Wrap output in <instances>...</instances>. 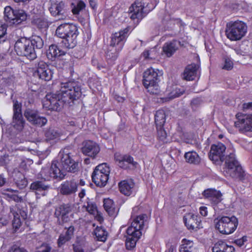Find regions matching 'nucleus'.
Listing matches in <instances>:
<instances>
[{
    "label": "nucleus",
    "mask_w": 252,
    "mask_h": 252,
    "mask_svg": "<svg viewBox=\"0 0 252 252\" xmlns=\"http://www.w3.org/2000/svg\"><path fill=\"white\" fill-rule=\"evenodd\" d=\"M221 193L219 191V194L217 196H213V197L209 199L212 205L214 206V209L217 210L219 209V206H222L221 203Z\"/></svg>",
    "instance_id": "46"
},
{
    "label": "nucleus",
    "mask_w": 252,
    "mask_h": 252,
    "mask_svg": "<svg viewBox=\"0 0 252 252\" xmlns=\"http://www.w3.org/2000/svg\"><path fill=\"white\" fill-rule=\"evenodd\" d=\"M81 150L84 155L94 158L99 152L100 148L96 143L89 140L84 142Z\"/></svg>",
    "instance_id": "26"
},
{
    "label": "nucleus",
    "mask_w": 252,
    "mask_h": 252,
    "mask_svg": "<svg viewBox=\"0 0 252 252\" xmlns=\"http://www.w3.org/2000/svg\"><path fill=\"white\" fill-rule=\"evenodd\" d=\"M154 0H136L129 8L130 17L132 20H142L157 5Z\"/></svg>",
    "instance_id": "6"
},
{
    "label": "nucleus",
    "mask_w": 252,
    "mask_h": 252,
    "mask_svg": "<svg viewBox=\"0 0 252 252\" xmlns=\"http://www.w3.org/2000/svg\"><path fill=\"white\" fill-rule=\"evenodd\" d=\"M7 25L0 24V43H3L7 39Z\"/></svg>",
    "instance_id": "49"
},
{
    "label": "nucleus",
    "mask_w": 252,
    "mask_h": 252,
    "mask_svg": "<svg viewBox=\"0 0 252 252\" xmlns=\"http://www.w3.org/2000/svg\"><path fill=\"white\" fill-rule=\"evenodd\" d=\"M60 85L61 89L59 93L46 94L42 102L43 108L59 111L64 105H72L75 100L81 97L82 92L79 82L70 80L61 83Z\"/></svg>",
    "instance_id": "1"
},
{
    "label": "nucleus",
    "mask_w": 252,
    "mask_h": 252,
    "mask_svg": "<svg viewBox=\"0 0 252 252\" xmlns=\"http://www.w3.org/2000/svg\"><path fill=\"white\" fill-rule=\"evenodd\" d=\"M64 51L60 49L57 45L52 44L49 47L47 56L48 59L53 60L54 58L64 55Z\"/></svg>",
    "instance_id": "33"
},
{
    "label": "nucleus",
    "mask_w": 252,
    "mask_h": 252,
    "mask_svg": "<svg viewBox=\"0 0 252 252\" xmlns=\"http://www.w3.org/2000/svg\"><path fill=\"white\" fill-rule=\"evenodd\" d=\"M83 207L86 208L87 211L91 214L94 215L97 212L96 204L92 199L88 198L84 203Z\"/></svg>",
    "instance_id": "41"
},
{
    "label": "nucleus",
    "mask_w": 252,
    "mask_h": 252,
    "mask_svg": "<svg viewBox=\"0 0 252 252\" xmlns=\"http://www.w3.org/2000/svg\"><path fill=\"white\" fill-rule=\"evenodd\" d=\"M14 180L17 186L20 189L26 188L28 185V181L24 174L20 172H15Z\"/></svg>",
    "instance_id": "36"
},
{
    "label": "nucleus",
    "mask_w": 252,
    "mask_h": 252,
    "mask_svg": "<svg viewBox=\"0 0 252 252\" xmlns=\"http://www.w3.org/2000/svg\"><path fill=\"white\" fill-rule=\"evenodd\" d=\"M53 72L49 65L43 61H40L36 66V70L33 72L34 76H37L39 79L48 81L51 80Z\"/></svg>",
    "instance_id": "19"
},
{
    "label": "nucleus",
    "mask_w": 252,
    "mask_h": 252,
    "mask_svg": "<svg viewBox=\"0 0 252 252\" xmlns=\"http://www.w3.org/2000/svg\"><path fill=\"white\" fill-rule=\"evenodd\" d=\"M129 28L127 27L118 32L113 33L111 36L110 44L119 49H123L129 35Z\"/></svg>",
    "instance_id": "18"
},
{
    "label": "nucleus",
    "mask_w": 252,
    "mask_h": 252,
    "mask_svg": "<svg viewBox=\"0 0 252 252\" xmlns=\"http://www.w3.org/2000/svg\"><path fill=\"white\" fill-rule=\"evenodd\" d=\"M32 23L41 31H46L49 27L47 19L41 17L34 18L32 21Z\"/></svg>",
    "instance_id": "38"
},
{
    "label": "nucleus",
    "mask_w": 252,
    "mask_h": 252,
    "mask_svg": "<svg viewBox=\"0 0 252 252\" xmlns=\"http://www.w3.org/2000/svg\"><path fill=\"white\" fill-rule=\"evenodd\" d=\"M15 77L9 71H2L0 74V80L3 85L9 86L14 82Z\"/></svg>",
    "instance_id": "37"
},
{
    "label": "nucleus",
    "mask_w": 252,
    "mask_h": 252,
    "mask_svg": "<svg viewBox=\"0 0 252 252\" xmlns=\"http://www.w3.org/2000/svg\"><path fill=\"white\" fill-rule=\"evenodd\" d=\"M120 192L123 194L129 196L135 192V184L131 179L125 180L119 183Z\"/></svg>",
    "instance_id": "27"
},
{
    "label": "nucleus",
    "mask_w": 252,
    "mask_h": 252,
    "mask_svg": "<svg viewBox=\"0 0 252 252\" xmlns=\"http://www.w3.org/2000/svg\"><path fill=\"white\" fill-rule=\"evenodd\" d=\"M86 7V4L83 0H79L76 5L72 8V12L74 15H78L80 12Z\"/></svg>",
    "instance_id": "47"
},
{
    "label": "nucleus",
    "mask_w": 252,
    "mask_h": 252,
    "mask_svg": "<svg viewBox=\"0 0 252 252\" xmlns=\"http://www.w3.org/2000/svg\"><path fill=\"white\" fill-rule=\"evenodd\" d=\"M90 6L93 9H95L96 7V0H89Z\"/></svg>",
    "instance_id": "64"
},
{
    "label": "nucleus",
    "mask_w": 252,
    "mask_h": 252,
    "mask_svg": "<svg viewBox=\"0 0 252 252\" xmlns=\"http://www.w3.org/2000/svg\"><path fill=\"white\" fill-rule=\"evenodd\" d=\"M44 43L43 39L39 35H32L29 38L21 37L16 41L14 50L19 56L32 61L37 58L36 50L42 49Z\"/></svg>",
    "instance_id": "2"
},
{
    "label": "nucleus",
    "mask_w": 252,
    "mask_h": 252,
    "mask_svg": "<svg viewBox=\"0 0 252 252\" xmlns=\"http://www.w3.org/2000/svg\"><path fill=\"white\" fill-rule=\"evenodd\" d=\"M8 191L9 192L6 193V195L9 200H13L16 202H20L22 201V198L17 194V190L9 189Z\"/></svg>",
    "instance_id": "45"
},
{
    "label": "nucleus",
    "mask_w": 252,
    "mask_h": 252,
    "mask_svg": "<svg viewBox=\"0 0 252 252\" xmlns=\"http://www.w3.org/2000/svg\"><path fill=\"white\" fill-rule=\"evenodd\" d=\"M122 50L118 47L109 44L105 52L107 62L110 65H112L117 59L120 52Z\"/></svg>",
    "instance_id": "28"
},
{
    "label": "nucleus",
    "mask_w": 252,
    "mask_h": 252,
    "mask_svg": "<svg viewBox=\"0 0 252 252\" xmlns=\"http://www.w3.org/2000/svg\"><path fill=\"white\" fill-rule=\"evenodd\" d=\"M53 250L50 244L44 243L37 249L36 252H53Z\"/></svg>",
    "instance_id": "51"
},
{
    "label": "nucleus",
    "mask_w": 252,
    "mask_h": 252,
    "mask_svg": "<svg viewBox=\"0 0 252 252\" xmlns=\"http://www.w3.org/2000/svg\"><path fill=\"white\" fill-rule=\"evenodd\" d=\"M148 217L146 214L137 216L131 222V225L126 230L127 236L126 246L130 250L136 246V242L142 235V231L147 225Z\"/></svg>",
    "instance_id": "3"
},
{
    "label": "nucleus",
    "mask_w": 252,
    "mask_h": 252,
    "mask_svg": "<svg viewBox=\"0 0 252 252\" xmlns=\"http://www.w3.org/2000/svg\"><path fill=\"white\" fill-rule=\"evenodd\" d=\"M236 121L234 126L241 133L252 131V115L238 113L236 115Z\"/></svg>",
    "instance_id": "14"
},
{
    "label": "nucleus",
    "mask_w": 252,
    "mask_h": 252,
    "mask_svg": "<svg viewBox=\"0 0 252 252\" xmlns=\"http://www.w3.org/2000/svg\"><path fill=\"white\" fill-rule=\"evenodd\" d=\"M61 170L63 172L75 173L78 171L79 166L75 152L70 147H67L59 153Z\"/></svg>",
    "instance_id": "7"
},
{
    "label": "nucleus",
    "mask_w": 252,
    "mask_h": 252,
    "mask_svg": "<svg viewBox=\"0 0 252 252\" xmlns=\"http://www.w3.org/2000/svg\"><path fill=\"white\" fill-rule=\"evenodd\" d=\"M166 250L164 252H177V244L168 242L166 244Z\"/></svg>",
    "instance_id": "53"
},
{
    "label": "nucleus",
    "mask_w": 252,
    "mask_h": 252,
    "mask_svg": "<svg viewBox=\"0 0 252 252\" xmlns=\"http://www.w3.org/2000/svg\"><path fill=\"white\" fill-rule=\"evenodd\" d=\"M213 252H235L233 246L228 245L222 240L217 242L212 248Z\"/></svg>",
    "instance_id": "31"
},
{
    "label": "nucleus",
    "mask_w": 252,
    "mask_h": 252,
    "mask_svg": "<svg viewBox=\"0 0 252 252\" xmlns=\"http://www.w3.org/2000/svg\"><path fill=\"white\" fill-rule=\"evenodd\" d=\"M179 251L180 252H197V250L194 246L193 241L184 239L182 241Z\"/></svg>",
    "instance_id": "34"
},
{
    "label": "nucleus",
    "mask_w": 252,
    "mask_h": 252,
    "mask_svg": "<svg viewBox=\"0 0 252 252\" xmlns=\"http://www.w3.org/2000/svg\"><path fill=\"white\" fill-rule=\"evenodd\" d=\"M60 163L57 161H53L50 167H44L42 168L40 176L45 181H50L52 179L63 178L65 176L63 170L59 167Z\"/></svg>",
    "instance_id": "12"
},
{
    "label": "nucleus",
    "mask_w": 252,
    "mask_h": 252,
    "mask_svg": "<svg viewBox=\"0 0 252 252\" xmlns=\"http://www.w3.org/2000/svg\"><path fill=\"white\" fill-rule=\"evenodd\" d=\"M243 108L244 110L248 109L252 110V102L244 103L243 104Z\"/></svg>",
    "instance_id": "61"
},
{
    "label": "nucleus",
    "mask_w": 252,
    "mask_h": 252,
    "mask_svg": "<svg viewBox=\"0 0 252 252\" xmlns=\"http://www.w3.org/2000/svg\"><path fill=\"white\" fill-rule=\"evenodd\" d=\"M4 15L7 22L14 25H19L27 18V14L24 10H14L10 6L5 7Z\"/></svg>",
    "instance_id": "13"
},
{
    "label": "nucleus",
    "mask_w": 252,
    "mask_h": 252,
    "mask_svg": "<svg viewBox=\"0 0 252 252\" xmlns=\"http://www.w3.org/2000/svg\"><path fill=\"white\" fill-rule=\"evenodd\" d=\"M13 116L14 117H22V104L19 103L17 100H13Z\"/></svg>",
    "instance_id": "44"
},
{
    "label": "nucleus",
    "mask_w": 252,
    "mask_h": 252,
    "mask_svg": "<svg viewBox=\"0 0 252 252\" xmlns=\"http://www.w3.org/2000/svg\"><path fill=\"white\" fill-rule=\"evenodd\" d=\"M199 211L200 215L203 217H206L208 215V208L207 207L202 206L199 207Z\"/></svg>",
    "instance_id": "59"
},
{
    "label": "nucleus",
    "mask_w": 252,
    "mask_h": 252,
    "mask_svg": "<svg viewBox=\"0 0 252 252\" xmlns=\"http://www.w3.org/2000/svg\"><path fill=\"white\" fill-rule=\"evenodd\" d=\"M166 120L165 112L163 110H158L155 115L156 126H163Z\"/></svg>",
    "instance_id": "39"
},
{
    "label": "nucleus",
    "mask_w": 252,
    "mask_h": 252,
    "mask_svg": "<svg viewBox=\"0 0 252 252\" xmlns=\"http://www.w3.org/2000/svg\"><path fill=\"white\" fill-rule=\"evenodd\" d=\"M247 241V237L246 236H243L240 239L234 240V243L239 247L242 246L245 242Z\"/></svg>",
    "instance_id": "58"
},
{
    "label": "nucleus",
    "mask_w": 252,
    "mask_h": 252,
    "mask_svg": "<svg viewBox=\"0 0 252 252\" xmlns=\"http://www.w3.org/2000/svg\"><path fill=\"white\" fill-rule=\"evenodd\" d=\"M70 239L66 237L63 234H61L58 240V245L59 247H61L66 242L69 241Z\"/></svg>",
    "instance_id": "54"
},
{
    "label": "nucleus",
    "mask_w": 252,
    "mask_h": 252,
    "mask_svg": "<svg viewBox=\"0 0 252 252\" xmlns=\"http://www.w3.org/2000/svg\"><path fill=\"white\" fill-rule=\"evenodd\" d=\"M110 172V167L106 163L96 166L92 174V181L98 187H105L108 181Z\"/></svg>",
    "instance_id": "11"
},
{
    "label": "nucleus",
    "mask_w": 252,
    "mask_h": 252,
    "mask_svg": "<svg viewBox=\"0 0 252 252\" xmlns=\"http://www.w3.org/2000/svg\"><path fill=\"white\" fill-rule=\"evenodd\" d=\"M50 189V186L41 181H35L30 185V189L35 193L37 198L46 195Z\"/></svg>",
    "instance_id": "24"
},
{
    "label": "nucleus",
    "mask_w": 252,
    "mask_h": 252,
    "mask_svg": "<svg viewBox=\"0 0 252 252\" xmlns=\"http://www.w3.org/2000/svg\"><path fill=\"white\" fill-rule=\"evenodd\" d=\"M181 42L177 40H172L165 43L162 47V51L167 57H171L178 49Z\"/></svg>",
    "instance_id": "29"
},
{
    "label": "nucleus",
    "mask_w": 252,
    "mask_h": 252,
    "mask_svg": "<svg viewBox=\"0 0 252 252\" xmlns=\"http://www.w3.org/2000/svg\"><path fill=\"white\" fill-rule=\"evenodd\" d=\"M74 231V227L73 226H70L66 231H65V233L63 234L65 236H66L67 238L71 239L72 236L73 235Z\"/></svg>",
    "instance_id": "57"
},
{
    "label": "nucleus",
    "mask_w": 252,
    "mask_h": 252,
    "mask_svg": "<svg viewBox=\"0 0 252 252\" xmlns=\"http://www.w3.org/2000/svg\"><path fill=\"white\" fill-rule=\"evenodd\" d=\"M73 247L75 252H84V250L80 245H73Z\"/></svg>",
    "instance_id": "60"
},
{
    "label": "nucleus",
    "mask_w": 252,
    "mask_h": 252,
    "mask_svg": "<svg viewBox=\"0 0 252 252\" xmlns=\"http://www.w3.org/2000/svg\"><path fill=\"white\" fill-rule=\"evenodd\" d=\"M225 146L221 142H217L212 145L209 154L210 159L215 162H223L225 160Z\"/></svg>",
    "instance_id": "15"
},
{
    "label": "nucleus",
    "mask_w": 252,
    "mask_h": 252,
    "mask_svg": "<svg viewBox=\"0 0 252 252\" xmlns=\"http://www.w3.org/2000/svg\"><path fill=\"white\" fill-rule=\"evenodd\" d=\"M233 67V63L228 58H226L225 59L224 64L222 67L223 69L229 70L232 68Z\"/></svg>",
    "instance_id": "56"
},
{
    "label": "nucleus",
    "mask_w": 252,
    "mask_h": 252,
    "mask_svg": "<svg viewBox=\"0 0 252 252\" xmlns=\"http://www.w3.org/2000/svg\"><path fill=\"white\" fill-rule=\"evenodd\" d=\"M215 227L222 234L228 235L232 233L238 224V219L232 216L218 217L214 220Z\"/></svg>",
    "instance_id": "9"
},
{
    "label": "nucleus",
    "mask_w": 252,
    "mask_h": 252,
    "mask_svg": "<svg viewBox=\"0 0 252 252\" xmlns=\"http://www.w3.org/2000/svg\"><path fill=\"white\" fill-rule=\"evenodd\" d=\"M6 183V178L3 174H0V187L3 186Z\"/></svg>",
    "instance_id": "63"
},
{
    "label": "nucleus",
    "mask_w": 252,
    "mask_h": 252,
    "mask_svg": "<svg viewBox=\"0 0 252 252\" xmlns=\"http://www.w3.org/2000/svg\"><path fill=\"white\" fill-rule=\"evenodd\" d=\"M184 157L186 161L190 164L197 165L200 162V158L198 154L194 151L186 152Z\"/></svg>",
    "instance_id": "35"
},
{
    "label": "nucleus",
    "mask_w": 252,
    "mask_h": 252,
    "mask_svg": "<svg viewBox=\"0 0 252 252\" xmlns=\"http://www.w3.org/2000/svg\"><path fill=\"white\" fill-rule=\"evenodd\" d=\"M103 203L104 208L110 216L114 217L117 216L118 210L115 208L114 203L112 199L109 198L104 199Z\"/></svg>",
    "instance_id": "32"
},
{
    "label": "nucleus",
    "mask_w": 252,
    "mask_h": 252,
    "mask_svg": "<svg viewBox=\"0 0 252 252\" xmlns=\"http://www.w3.org/2000/svg\"><path fill=\"white\" fill-rule=\"evenodd\" d=\"M24 115L30 122L37 126L42 127L47 122L45 117L39 116L38 112L34 110L27 109L25 111Z\"/></svg>",
    "instance_id": "21"
},
{
    "label": "nucleus",
    "mask_w": 252,
    "mask_h": 252,
    "mask_svg": "<svg viewBox=\"0 0 252 252\" xmlns=\"http://www.w3.org/2000/svg\"><path fill=\"white\" fill-rule=\"evenodd\" d=\"M46 137L49 140H53L59 136V133L54 129H49L45 133Z\"/></svg>",
    "instance_id": "52"
},
{
    "label": "nucleus",
    "mask_w": 252,
    "mask_h": 252,
    "mask_svg": "<svg viewBox=\"0 0 252 252\" xmlns=\"http://www.w3.org/2000/svg\"><path fill=\"white\" fill-rule=\"evenodd\" d=\"M79 33L78 27L72 24H61L56 30L57 36L62 39L61 43L63 47L68 49L76 46Z\"/></svg>",
    "instance_id": "4"
},
{
    "label": "nucleus",
    "mask_w": 252,
    "mask_h": 252,
    "mask_svg": "<svg viewBox=\"0 0 252 252\" xmlns=\"http://www.w3.org/2000/svg\"><path fill=\"white\" fill-rule=\"evenodd\" d=\"M229 153L225 157V167L223 171L226 177L243 181L245 179V172L236 158L235 150L232 148L228 149Z\"/></svg>",
    "instance_id": "5"
},
{
    "label": "nucleus",
    "mask_w": 252,
    "mask_h": 252,
    "mask_svg": "<svg viewBox=\"0 0 252 252\" xmlns=\"http://www.w3.org/2000/svg\"><path fill=\"white\" fill-rule=\"evenodd\" d=\"M49 8L50 13L53 16H63L65 13V4L61 0H51Z\"/></svg>",
    "instance_id": "25"
},
{
    "label": "nucleus",
    "mask_w": 252,
    "mask_h": 252,
    "mask_svg": "<svg viewBox=\"0 0 252 252\" xmlns=\"http://www.w3.org/2000/svg\"><path fill=\"white\" fill-rule=\"evenodd\" d=\"M94 234L97 240L99 241L105 242L107 237V232L102 227L97 226L94 230Z\"/></svg>",
    "instance_id": "40"
},
{
    "label": "nucleus",
    "mask_w": 252,
    "mask_h": 252,
    "mask_svg": "<svg viewBox=\"0 0 252 252\" xmlns=\"http://www.w3.org/2000/svg\"><path fill=\"white\" fill-rule=\"evenodd\" d=\"M7 252H28L24 248L16 245H13L8 250Z\"/></svg>",
    "instance_id": "55"
},
{
    "label": "nucleus",
    "mask_w": 252,
    "mask_h": 252,
    "mask_svg": "<svg viewBox=\"0 0 252 252\" xmlns=\"http://www.w3.org/2000/svg\"><path fill=\"white\" fill-rule=\"evenodd\" d=\"M10 210V213L13 216L12 226L15 230L16 231L22 225L20 217L21 216L22 218L25 220L27 218V214L24 211L20 209L17 205L11 206Z\"/></svg>",
    "instance_id": "23"
},
{
    "label": "nucleus",
    "mask_w": 252,
    "mask_h": 252,
    "mask_svg": "<svg viewBox=\"0 0 252 252\" xmlns=\"http://www.w3.org/2000/svg\"><path fill=\"white\" fill-rule=\"evenodd\" d=\"M183 220L189 230L197 231L202 227L200 218L196 215L192 213L187 214L184 217Z\"/></svg>",
    "instance_id": "22"
},
{
    "label": "nucleus",
    "mask_w": 252,
    "mask_h": 252,
    "mask_svg": "<svg viewBox=\"0 0 252 252\" xmlns=\"http://www.w3.org/2000/svg\"><path fill=\"white\" fill-rule=\"evenodd\" d=\"M25 121L22 117L13 118L12 125L13 127L18 131H21L25 125Z\"/></svg>",
    "instance_id": "43"
},
{
    "label": "nucleus",
    "mask_w": 252,
    "mask_h": 252,
    "mask_svg": "<svg viewBox=\"0 0 252 252\" xmlns=\"http://www.w3.org/2000/svg\"><path fill=\"white\" fill-rule=\"evenodd\" d=\"M150 51L148 50H145L141 54V57L144 58V60H147L149 58Z\"/></svg>",
    "instance_id": "62"
},
{
    "label": "nucleus",
    "mask_w": 252,
    "mask_h": 252,
    "mask_svg": "<svg viewBox=\"0 0 252 252\" xmlns=\"http://www.w3.org/2000/svg\"><path fill=\"white\" fill-rule=\"evenodd\" d=\"M114 159L118 165L124 169L136 167L137 162L134 161L133 158L128 155H123L117 153L114 155Z\"/></svg>",
    "instance_id": "17"
},
{
    "label": "nucleus",
    "mask_w": 252,
    "mask_h": 252,
    "mask_svg": "<svg viewBox=\"0 0 252 252\" xmlns=\"http://www.w3.org/2000/svg\"><path fill=\"white\" fill-rule=\"evenodd\" d=\"M247 26L241 21L230 22L226 24L225 34L231 41H237L242 39L247 33Z\"/></svg>",
    "instance_id": "10"
},
{
    "label": "nucleus",
    "mask_w": 252,
    "mask_h": 252,
    "mask_svg": "<svg viewBox=\"0 0 252 252\" xmlns=\"http://www.w3.org/2000/svg\"><path fill=\"white\" fill-rule=\"evenodd\" d=\"M219 191H218L216 189H209L205 190L203 191V194L205 198L209 200L210 198H212L213 196L218 195L219 194Z\"/></svg>",
    "instance_id": "50"
},
{
    "label": "nucleus",
    "mask_w": 252,
    "mask_h": 252,
    "mask_svg": "<svg viewBox=\"0 0 252 252\" xmlns=\"http://www.w3.org/2000/svg\"><path fill=\"white\" fill-rule=\"evenodd\" d=\"M162 73L158 69L150 67L143 73L142 83L144 87L151 94H157L159 92L158 83Z\"/></svg>",
    "instance_id": "8"
},
{
    "label": "nucleus",
    "mask_w": 252,
    "mask_h": 252,
    "mask_svg": "<svg viewBox=\"0 0 252 252\" xmlns=\"http://www.w3.org/2000/svg\"><path fill=\"white\" fill-rule=\"evenodd\" d=\"M199 68L198 64L191 63L188 65L185 68L183 73V78L187 81L194 79Z\"/></svg>",
    "instance_id": "30"
},
{
    "label": "nucleus",
    "mask_w": 252,
    "mask_h": 252,
    "mask_svg": "<svg viewBox=\"0 0 252 252\" xmlns=\"http://www.w3.org/2000/svg\"><path fill=\"white\" fill-rule=\"evenodd\" d=\"M185 92L183 88L178 87L177 86H173L172 90L168 93V96L170 99H174L181 96Z\"/></svg>",
    "instance_id": "42"
},
{
    "label": "nucleus",
    "mask_w": 252,
    "mask_h": 252,
    "mask_svg": "<svg viewBox=\"0 0 252 252\" xmlns=\"http://www.w3.org/2000/svg\"><path fill=\"white\" fill-rule=\"evenodd\" d=\"M156 127L157 129L158 137V139L164 142H167V133L163 128V126Z\"/></svg>",
    "instance_id": "48"
},
{
    "label": "nucleus",
    "mask_w": 252,
    "mask_h": 252,
    "mask_svg": "<svg viewBox=\"0 0 252 252\" xmlns=\"http://www.w3.org/2000/svg\"><path fill=\"white\" fill-rule=\"evenodd\" d=\"M78 179H72L63 182L60 186V191L63 195L75 194L78 190Z\"/></svg>",
    "instance_id": "20"
},
{
    "label": "nucleus",
    "mask_w": 252,
    "mask_h": 252,
    "mask_svg": "<svg viewBox=\"0 0 252 252\" xmlns=\"http://www.w3.org/2000/svg\"><path fill=\"white\" fill-rule=\"evenodd\" d=\"M71 210V205L69 203H63L55 208L54 215L58 219L60 225H62L69 220V215Z\"/></svg>",
    "instance_id": "16"
}]
</instances>
